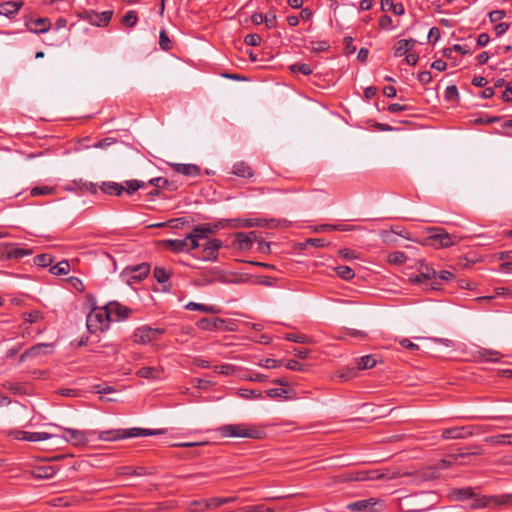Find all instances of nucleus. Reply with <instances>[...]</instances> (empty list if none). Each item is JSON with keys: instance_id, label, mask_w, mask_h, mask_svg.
<instances>
[{"instance_id": "obj_1", "label": "nucleus", "mask_w": 512, "mask_h": 512, "mask_svg": "<svg viewBox=\"0 0 512 512\" xmlns=\"http://www.w3.org/2000/svg\"><path fill=\"white\" fill-rule=\"evenodd\" d=\"M218 433L223 438H248L260 439L264 432L255 425L249 424H226L217 429Z\"/></svg>"}, {"instance_id": "obj_2", "label": "nucleus", "mask_w": 512, "mask_h": 512, "mask_svg": "<svg viewBox=\"0 0 512 512\" xmlns=\"http://www.w3.org/2000/svg\"><path fill=\"white\" fill-rule=\"evenodd\" d=\"M163 432L164 431L162 430H151L141 428L111 429L99 432L98 438L102 441H117L120 439H126L131 437L152 436Z\"/></svg>"}, {"instance_id": "obj_3", "label": "nucleus", "mask_w": 512, "mask_h": 512, "mask_svg": "<svg viewBox=\"0 0 512 512\" xmlns=\"http://www.w3.org/2000/svg\"><path fill=\"white\" fill-rule=\"evenodd\" d=\"M111 322L107 307L95 308L87 316V327L90 331L104 330Z\"/></svg>"}, {"instance_id": "obj_4", "label": "nucleus", "mask_w": 512, "mask_h": 512, "mask_svg": "<svg viewBox=\"0 0 512 512\" xmlns=\"http://www.w3.org/2000/svg\"><path fill=\"white\" fill-rule=\"evenodd\" d=\"M165 249L173 253L189 252L200 246L196 239H193L189 234L183 239H166L162 241Z\"/></svg>"}, {"instance_id": "obj_5", "label": "nucleus", "mask_w": 512, "mask_h": 512, "mask_svg": "<svg viewBox=\"0 0 512 512\" xmlns=\"http://www.w3.org/2000/svg\"><path fill=\"white\" fill-rule=\"evenodd\" d=\"M397 475L395 473L385 474L379 471H358V472H349L343 475H340V481L349 482V481H366V480H378V479H394Z\"/></svg>"}, {"instance_id": "obj_6", "label": "nucleus", "mask_w": 512, "mask_h": 512, "mask_svg": "<svg viewBox=\"0 0 512 512\" xmlns=\"http://www.w3.org/2000/svg\"><path fill=\"white\" fill-rule=\"evenodd\" d=\"M432 234L426 239V244L435 248H446L455 244L453 237L442 228H429Z\"/></svg>"}, {"instance_id": "obj_7", "label": "nucleus", "mask_w": 512, "mask_h": 512, "mask_svg": "<svg viewBox=\"0 0 512 512\" xmlns=\"http://www.w3.org/2000/svg\"><path fill=\"white\" fill-rule=\"evenodd\" d=\"M164 333V329L141 326L134 331V342L139 344H148L158 339Z\"/></svg>"}, {"instance_id": "obj_8", "label": "nucleus", "mask_w": 512, "mask_h": 512, "mask_svg": "<svg viewBox=\"0 0 512 512\" xmlns=\"http://www.w3.org/2000/svg\"><path fill=\"white\" fill-rule=\"evenodd\" d=\"M474 495L475 494H474L472 488H460V489H455L452 492V496L456 500L473 499V503L471 505L473 508H482V507L488 506V503H489L488 498L483 497V498H475L474 499Z\"/></svg>"}, {"instance_id": "obj_9", "label": "nucleus", "mask_w": 512, "mask_h": 512, "mask_svg": "<svg viewBox=\"0 0 512 512\" xmlns=\"http://www.w3.org/2000/svg\"><path fill=\"white\" fill-rule=\"evenodd\" d=\"M106 307L109 312L111 321L124 320L128 318L131 313L129 308L121 305L118 302H109Z\"/></svg>"}, {"instance_id": "obj_10", "label": "nucleus", "mask_w": 512, "mask_h": 512, "mask_svg": "<svg viewBox=\"0 0 512 512\" xmlns=\"http://www.w3.org/2000/svg\"><path fill=\"white\" fill-rule=\"evenodd\" d=\"M150 272V265L147 263H142L131 268H126L123 275L128 277V282L130 280L141 281L144 279Z\"/></svg>"}, {"instance_id": "obj_11", "label": "nucleus", "mask_w": 512, "mask_h": 512, "mask_svg": "<svg viewBox=\"0 0 512 512\" xmlns=\"http://www.w3.org/2000/svg\"><path fill=\"white\" fill-rule=\"evenodd\" d=\"M473 428L472 426L448 428L443 430L442 437L444 439L467 438L473 435Z\"/></svg>"}, {"instance_id": "obj_12", "label": "nucleus", "mask_w": 512, "mask_h": 512, "mask_svg": "<svg viewBox=\"0 0 512 512\" xmlns=\"http://www.w3.org/2000/svg\"><path fill=\"white\" fill-rule=\"evenodd\" d=\"M393 234L401 236L407 240L412 239L410 233L404 227L398 225L391 226L390 230L381 231L380 237L384 243H394L395 241L392 237Z\"/></svg>"}, {"instance_id": "obj_13", "label": "nucleus", "mask_w": 512, "mask_h": 512, "mask_svg": "<svg viewBox=\"0 0 512 512\" xmlns=\"http://www.w3.org/2000/svg\"><path fill=\"white\" fill-rule=\"evenodd\" d=\"M257 239V233L255 231H251L248 233L238 232L235 234V244L241 250H250L252 248L253 242Z\"/></svg>"}, {"instance_id": "obj_14", "label": "nucleus", "mask_w": 512, "mask_h": 512, "mask_svg": "<svg viewBox=\"0 0 512 512\" xmlns=\"http://www.w3.org/2000/svg\"><path fill=\"white\" fill-rule=\"evenodd\" d=\"M222 245L223 243L219 239L209 240L203 250L202 258L206 261H216L218 258V250Z\"/></svg>"}, {"instance_id": "obj_15", "label": "nucleus", "mask_w": 512, "mask_h": 512, "mask_svg": "<svg viewBox=\"0 0 512 512\" xmlns=\"http://www.w3.org/2000/svg\"><path fill=\"white\" fill-rule=\"evenodd\" d=\"M52 344L49 343H38L29 349H27L19 358V363H23L27 359L36 358L40 354H47L46 349L51 348Z\"/></svg>"}, {"instance_id": "obj_16", "label": "nucleus", "mask_w": 512, "mask_h": 512, "mask_svg": "<svg viewBox=\"0 0 512 512\" xmlns=\"http://www.w3.org/2000/svg\"><path fill=\"white\" fill-rule=\"evenodd\" d=\"M86 19L92 24L96 26H106L110 22L113 12L112 11H104L102 13H97L94 11H90L86 13Z\"/></svg>"}, {"instance_id": "obj_17", "label": "nucleus", "mask_w": 512, "mask_h": 512, "mask_svg": "<svg viewBox=\"0 0 512 512\" xmlns=\"http://www.w3.org/2000/svg\"><path fill=\"white\" fill-rule=\"evenodd\" d=\"M217 230L216 225L201 224L193 228V231L189 234L196 242L199 243L200 239H206L208 236L213 235Z\"/></svg>"}, {"instance_id": "obj_18", "label": "nucleus", "mask_w": 512, "mask_h": 512, "mask_svg": "<svg viewBox=\"0 0 512 512\" xmlns=\"http://www.w3.org/2000/svg\"><path fill=\"white\" fill-rule=\"evenodd\" d=\"M58 469L49 464L38 465L32 468L31 475L37 479H50L52 478Z\"/></svg>"}, {"instance_id": "obj_19", "label": "nucleus", "mask_w": 512, "mask_h": 512, "mask_svg": "<svg viewBox=\"0 0 512 512\" xmlns=\"http://www.w3.org/2000/svg\"><path fill=\"white\" fill-rule=\"evenodd\" d=\"M376 504L377 500L375 498H369L349 503L347 509L355 512H372Z\"/></svg>"}, {"instance_id": "obj_20", "label": "nucleus", "mask_w": 512, "mask_h": 512, "mask_svg": "<svg viewBox=\"0 0 512 512\" xmlns=\"http://www.w3.org/2000/svg\"><path fill=\"white\" fill-rule=\"evenodd\" d=\"M225 324V320L215 318H202L197 321L196 325L201 330L215 331L221 329Z\"/></svg>"}, {"instance_id": "obj_21", "label": "nucleus", "mask_w": 512, "mask_h": 512, "mask_svg": "<svg viewBox=\"0 0 512 512\" xmlns=\"http://www.w3.org/2000/svg\"><path fill=\"white\" fill-rule=\"evenodd\" d=\"M66 440L74 446H83L88 442L87 433L77 429L65 428Z\"/></svg>"}, {"instance_id": "obj_22", "label": "nucleus", "mask_w": 512, "mask_h": 512, "mask_svg": "<svg viewBox=\"0 0 512 512\" xmlns=\"http://www.w3.org/2000/svg\"><path fill=\"white\" fill-rule=\"evenodd\" d=\"M29 31L34 33H45L50 29V21L47 18H38L26 22Z\"/></svg>"}, {"instance_id": "obj_23", "label": "nucleus", "mask_w": 512, "mask_h": 512, "mask_svg": "<svg viewBox=\"0 0 512 512\" xmlns=\"http://www.w3.org/2000/svg\"><path fill=\"white\" fill-rule=\"evenodd\" d=\"M53 435L46 432L19 431L17 438L25 441L38 442L50 439Z\"/></svg>"}, {"instance_id": "obj_24", "label": "nucleus", "mask_w": 512, "mask_h": 512, "mask_svg": "<svg viewBox=\"0 0 512 512\" xmlns=\"http://www.w3.org/2000/svg\"><path fill=\"white\" fill-rule=\"evenodd\" d=\"M99 189L105 194L120 196L124 192V185L113 181H106L101 183Z\"/></svg>"}, {"instance_id": "obj_25", "label": "nucleus", "mask_w": 512, "mask_h": 512, "mask_svg": "<svg viewBox=\"0 0 512 512\" xmlns=\"http://www.w3.org/2000/svg\"><path fill=\"white\" fill-rule=\"evenodd\" d=\"M175 172L189 177H196L200 174V168L195 164H172Z\"/></svg>"}, {"instance_id": "obj_26", "label": "nucleus", "mask_w": 512, "mask_h": 512, "mask_svg": "<svg viewBox=\"0 0 512 512\" xmlns=\"http://www.w3.org/2000/svg\"><path fill=\"white\" fill-rule=\"evenodd\" d=\"M482 453V450L480 448H477L476 451L470 452V453H460L455 455H450L448 459H443L440 464H438L439 469H444L447 466H450L454 463H460V459L465 458L470 455H480Z\"/></svg>"}, {"instance_id": "obj_27", "label": "nucleus", "mask_w": 512, "mask_h": 512, "mask_svg": "<svg viewBox=\"0 0 512 512\" xmlns=\"http://www.w3.org/2000/svg\"><path fill=\"white\" fill-rule=\"evenodd\" d=\"M22 5L23 2L21 1H8L0 3V15L11 17L20 10Z\"/></svg>"}, {"instance_id": "obj_28", "label": "nucleus", "mask_w": 512, "mask_h": 512, "mask_svg": "<svg viewBox=\"0 0 512 512\" xmlns=\"http://www.w3.org/2000/svg\"><path fill=\"white\" fill-rule=\"evenodd\" d=\"M118 476H143L147 475L148 471L145 467L123 466L116 469Z\"/></svg>"}, {"instance_id": "obj_29", "label": "nucleus", "mask_w": 512, "mask_h": 512, "mask_svg": "<svg viewBox=\"0 0 512 512\" xmlns=\"http://www.w3.org/2000/svg\"><path fill=\"white\" fill-rule=\"evenodd\" d=\"M416 40L414 39H402L399 40L395 45V56L401 57L412 50L415 46Z\"/></svg>"}, {"instance_id": "obj_30", "label": "nucleus", "mask_w": 512, "mask_h": 512, "mask_svg": "<svg viewBox=\"0 0 512 512\" xmlns=\"http://www.w3.org/2000/svg\"><path fill=\"white\" fill-rule=\"evenodd\" d=\"M503 355L496 350L482 348L478 351V359L482 362H497Z\"/></svg>"}, {"instance_id": "obj_31", "label": "nucleus", "mask_w": 512, "mask_h": 512, "mask_svg": "<svg viewBox=\"0 0 512 512\" xmlns=\"http://www.w3.org/2000/svg\"><path fill=\"white\" fill-rule=\"evenodd\" d=\"M7 251L5 252L7 259H21L25 256L32 254L29 249L14 247L12 244H7Z\"/></svg>"}, {"instance_id": "obj_32", "label": "nucleus", "mask_w": 512, "mask_h": 512, "mask_svg": "<svg viewBox=\"0 0 512 512\" xmlns=\"http://www.w3.org/2000/svg\"><path fill=\"white\" fill-rule=\"evenodd\" d=\"M232 172L234 175L242 178H251L253 176L251 167L243 161L235 163Z\"/></svg>"}, {"instance_id": "obj_33", "label": "nucleus", "mask_w": 512, "mask_h": 512, "mask_svg": "<svg viewBox=\"0 0 512 512\" xmlns=\"http://www.w3.org/2000/svg\"><path fill=\"white\" fill-rule=\"evenodd\" d=\"M162 373V368L158 367H142L137 370L136 375L138 377L146 378V379H158L160 378Z\"/></svg>"}, {"instance_id": "obj_34", "label": "nucleus", "mask_w": 512, "mask_h": 512, "mask_svg": "<svg viewBox=\"0 0 512 512\" xmlns=\"http://www.w3.org/2000/svg\"><path fill=\"white\" fill-rule=\"evenodd\" d=\"M210 509L211 506L209 499L193 500L187 505V510L189 512H205Z\"/></svg>"}, {"instance_id": "obj_35", "label": "nucleus", "mask_w": 512, "mask_h": 512, "mask_svg": "<svg viewBox=\"0 0 512 512\" xmlns=\"http://www.w3.org/2000/svg\"><path fill=\"white\" fill-rule=\"evenodd\" d=\"M484 441L492 445H512V434L489 436Z\"/></svg>"}, {"instance_id": "obj_36", "label": "nucleus", "mask_w": 512, "mask_h": 512, "mask_svg": "<svg viewBox=\"0 0 512 512\" xmlns=\"http://www.w3.org/2000/svg\"><path fill=\"white\" fill-rule=\"evenodd\" d=\"M186 309L191 311H201L205 313H218L220 310L214 306V305H206V304H200L195 302H189L186 306Z\"/></svg>"}, {"instance_id": "obj_37", "label": "nucleus", "mask_w": 512, "mask_h": 512, "mask_svg": "<svg viewBox=\"0 0 512 512\" xmlns=\"http://www.w3.org/2000/svg\"><path fill=\"white\" fill-rule=\"evenodd\" d=\"M377 363V360L372 355H366L358 359L357 368L359 370L371 369Z\"/></svg>"}, {"instance_id": "obj_38", "label": "nucleus", "mask_w": 512, "mask_h": 512, "mask_svg": "<svg viewBox=\"0 0 512 512\" xmlns=\"http://www.w3.org/2000/svg\"><path fill=\"white\" fill-rule=\"evenodd\" d=\"M124 192H126L128 195L134 194L136 191H138L140 188H143L145 186V183L140 180H128L124 182Z\"/></svg>"}, {"instance_id": "obj_39", "label": "nucleus", "mask_w": 512, "mask_h": 512, "mask_svg": "<svg viewBox=\"0 0 512 512\" xmlns=\"http://www.w3.org/2000/svg\"><path fill=\"white\" fill-rule=\"evenodd\" d=\"M336 274L343 280H351L355 277V273L349 266L340 265L334 268Z\"/></svg>"}, {"instance_id": "obj_40", "label": "nucleus", "mask_w": 512, "mask_h": 512, "mask_svg": "<svg viewBox=\"0 0 512 512\" xmlns=\"http://www.w3.org/2000/svg\"><path fill=\"white\" fill-rule=\"evenodd\" d=\"M285 339L291 342L302 344H310L313 342L310 337L302 333H287L285 335Z\"/></svg>"}, {"instance_id": "obj_41", "label": "nucleus", "mask_w": 512, "mask_h": 512, "mask_svg": "<svg viewBox=\"0 0 512 512\" xmlns=\"http://www.w3.org/2000/svg\"><path fill=\"white\" fill-rule=\"evenodd\" d=\"M70 270V264L68 261H60L56 265L50 268V272L54 275H66Z\"/></svg>"}, {"instance_id": "obj_42", "label": "nucleus", "mask_w": 512, "mask_h": 512, "mask_svg": "<svg viewBox=\"0 0 512 512\" xmlns=\"http://www.w3.org/2000/svg\"><path fill=\"white\" fill-rule=\"evenodd\" d=\"M153 276L159 283H166L169 281L171 273L163 267H155Z\"/></svg>"}, {"instance_id": "obj_43", "label": "nucleus", "mask_w": 512, "mask_h": 512, "mask_svg": "<svg viewBox=\"0 0 512 512\" xmlns=\"http://www.w3.org/2000/svg\"><path fill=\"white\" fill-rule=\"evenodd\" d=\"M236 497H213L209 499L211 509H216L222 505L233 503Z\"/></svg>"}, {"instance_id": "obj_44", "label": "nucleus", "mask_w": 512, "mask_h": 512, "mask_svg": "<svg viewBox=\"0 0 512 512\" xmlns=\"http://www.w3.org/2000/svg\"><path fill=\"white\" fill-rule=\"evenodd\" d=\"M238 396L243 399H261L262 392L260 390L252 389H239L237 392Z\"/></svg>"}, {"instance_id": "obj_45", "label": "nucleus", "mask_w": 512, "mask_h": 512, "mask_svg": "<svg viewBox=\"0 0 512 512\" xmlns=\"http://www.w3.org/2000/svg\"><path fill=\"white\" fill-rule=\"evenodd\" d=\"M24 320L30 324L37 323L43 318V313L39 310H33L30 312H24L22 314Z\"/></svg>"}, {"instance_id": "obj_46", "label": "nucleus", "mask_w": 512, "mask_h": 512, "mask_svg": "<svg viewBox=\"0 0 512 512\" xmlns=\"http://www.w3.org/2000/svg\"><path fill=\"white\" fill-rule=\"evenodd\" d=\"M406 259H407L406 255L401 251L391 252L387 257L388 262L390 264H395V265H400V264L405 263Z\"/></svg>"}, {"instance_id": "obj_47", "label": "nucleus", "mask_w": 512, "mask_h": 512, "mask_svg": "<svg viewBox=\"0 0 512 512\" xmlns=\"http://www.w3.org/2000/svg\"><path fill=\"white\" fill-rule=\"evenodd\" d=\"M356 374H357V371L355 368L348 367V368L338 371L335 374V377L339 378L341 381H348V380L354 378L356 376Z\"/></svg>"}, {"instance_id": "obj_48", "label": "nucleus", "mask_w": 512, "mask_h": 512, "mask_svg": "<svg viewBox=\"0 0 512 512\" xmlns=\"http://www.w3.org/2000/svg\"><path fill=\"white\" fill-rule=\"evenodd\" d=\"M268 397L272 399H287L288 391L284 388H272L266 391Z\"/></svg>"}, {"instance_id": "obj_49", "label": "nucleus", "mask_w": 512, "mask_h": 512, "mask_svg": "<svg viewBox=\"0 0 512 512\" xmlns=\"http://www.w3.org/2000/svg\"><path fill=\"white\" fill-rule=\"evenodd\" d=\"M290 70L293 73L299 72L303 75H310L313 71L311 66L306 63H295L290 66Z\"/></svg>"}, {"instance_id": "obj_50", "label": "nucleus", "mask_w": 512, "mask_h": 512, "mask_svg": "<svg viewBox=\"0 0 512 512\" xmlns=\"http://www.w3.org/2000/svg\"><path fill=\"white\" fill-rule=\"evenodd\" d=\"M2 387L13 392L14 394H23L25 392L24 387L17 382L5 381L2 383Z\"/></svg>"}, {"instance_id": "obj_51", "label": "nucleus", "mask_w": 512, "mask_h": 512, "mask_svg": "<svg viewBox=\"0 0 512 512\" xmlns=\"http://www.w3.org/2000/svg\"><path fill=\"white\" fill-rule=\"evenodd\" d=\"M54 192V188L49 186H41V187H34L30 191V195L33 197L36 196H46L50 195Z\"/></svg>"}, {"instance_id": "obj_52", "label": "nucleus", "mask_w": 512, "mask_h": 512, "mask_svg": "<svg viewBox=\"0 0 512 512\" xmlns=\"http://www.w3.org/2000/svg\"><path fill=\"white\" fill-rule=\"evenodd\" d=\"M159 45L162 50L169 51L172 48V42L169 39L167 32L162 30L159 36Z\"/></svg>"}, {"instance_id": "obj_53", "label": "nucleus", "mask_w": 512, "mask_h": 512, "mask_svg": "<svg viewBox=\"0 0 512 512\" xmlns=\"http://www.w3.org/2000/svg\"><path fill=\"white\" fill-rule=\"evenodd\" d=\"M137 21L138 17L135 11H128L122 19V23L128 27H134Z\"/></svg>"}, {"instance_id": "obj_54", "label": "nucleus", "mask_w": 512, "mask_h": 512, "mask_svg": "<svg viewBox=\"0 0 512 512\" xmlns=\"http://www.w3.org/2000/svg\"><path fill=\"white\" fill-rule=\"evenodd\" d=\"M34 263L40 267H47L52 263V258L49 254H39L35 256Z\"/></svg>"}, {"instance_id": "obj_55", "label": "nucleus", "mask_w": 512, "mask_h": 512, "mask_svg": "<svg viewBox=\"0 0 512 512\" xmlns=\"http://www.w3.org/2000/svg\"><path fill=\"white\" fill-rule=\"evenodd\" d=\"M285 367L289 370H293V371H306L307 370V366L296 361V360H293V359H289L286 361L285 363Z\"/></svg>"}, {"instance_id": "obj_56", "label": "nucleus", "mask_w": 512, "mask_h": 512, "mask_svg": "<svg viewBox=\"0 0 512 512\" xmlns=\"http://www.w3.org/2000/svg\"><path fill=\"white\" fill-rule=\"evenodd\" d=\"M242 512H273L272 508L266 507L264 505H250L245 506L240 509Z\"/></svg>"}, {"instance_id": "obj_57", "label": "nucleus", "mask_w": 512, "mask_h": 512, "mask_svg": "<svg viewBox=\"0 0 512 512\" xmlns=\"http://www.w3.org/2000/svg\"><path fill=\"white\" fill-rule=\"evenodd\" d=\"M214 370L218 374L232 375L235 372V367L233 365H231V364H223V365L215 366Z\"/></svg>"}, {"instance_id": "obj_58", "label": "nucleus", "mask_w": 512, "mask_h": 512, "mask_svg": "<svg viewBox=\"0 0 512 512\" xmlns=\"http://www.w3.org/2000/svg\"><path fill=\"white\" fill-rule=\"evenodd\" d=\"M262 38L258 34H248L244 38L245 44L249 46H258L261 44Z\"/></svg>"}, {"instance_id": "obj_59", "label": "nucleus", "mask_w": 512, "mask_h": 512, "mask_svg": "<svg viewBox=\"0 0 512 512\" xmlns=\"http://www.w3.org/2000/svg\"><path fill=\"white\" fill-rule=\"evenodd\" d=\"M459 93L455 85H450L445 90V98L448 101H454L458 98Z\"/></svg>"}, {"instance_id": "obj_60", "label": "nucleus", "mask_w": 512, "mask_h": 512, "mask_svg": "<svg viewBox=\"0 0 512 512\" xmlns=\"http://www.w3.org/2000/svg\"><path fill=\"white\" fill-rule=\"evenodd\" d=\"M410 280L413 282V283H416V284H423V285H426L428 286V283L432 280L430 278H428V274L426 273L423 274V273H419L413 277H410Z\"/></svg>"}, {"instance_id": "obj_61", "label": "nucleus", "mask_w": 512, "mask_h": 512, "mask_svg": "<svg viewBox=\"0 0 512 512\" xmlns=\"http://www.w3.org/2000/svg\"><path fill=\"white\" fill-rule=\"evenodd\" d=\"M150 185L155 186L156 189L165 188L168 186L169 181L166 178L163 177H157L149 180L148 182Z\"/></svg>"}, {"instance_id": "obj_62", "label": "nucleus", "mask_w": 512, "mask_h": 512, "mask_svg": "<svg viewBox=\"0 0 512 512\" xmlns=\"http://www.w3.org/2000/svg\"><path fill=\"white\" fill-rule=\"evenodd\" d=\"M343 333L345 336H351L359 339H364L367 336V334L364 331L350 328H346Z\"/></svg>"}, {"instance_id": "obj_63", "label": "nucleus", "mask_w": 512, "mask_h": 512, "mask_svg": "<svg viewBox=\"0 0 512 512\" xmlns=\"http://www.w3.org/2000/svg\"><path fill=\"white\" fill-rule=\"evenodd\" d=\"M379 26L382 28V29H386V30H390L392 29L394 26H393V21H392V18L388 15H383L380 20H379Z\"/></svg>"}, {"instance_id": "obj_64", "label": "nucleus", "mask_w": 512, "mask_h": 512, "mask_svg": "<svg viewBox=\"0 0 512 512\" xmlns=\"http://www.w3.org/2000/svg\"><path fill=\"white\" fill-rule=\"evenodd\" d=\"M338 254L340 257L347 259V260L359 258V255L355 251L350 250V249H341V250H339Z\"/></svg>"}]
</instances>
